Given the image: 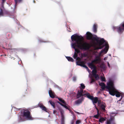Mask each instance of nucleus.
Segmentation results:
<instances>
[{"label": "nucleus", "mask_w": 124, "mask_h": 124, "mask_svg": "<svg viewBox=\"0 0 124 124\" xmlns=\"http://www.w3.org/2000/svg\"><path fill=\"white\" fill-rule=\"evenodd\" d=\"M83 37L81 36H79L76 34L72 35L71 37L72 41L75 42L73 43L72 44V47L75 50V52L78 54L80 53V51L77 47L81 50H87L89 49L91 47L90 44L86 42L83 43L81 42V40L83 39Z\"/></svg>", "instance_id": "f257e3e1"}, {"label": "nucleus", "mask_w": 124, "mask_h": 124, "mask_svg": "<svg viewBox=\"0 0 124 124\" xmlns=\"http://www.w3.org/2000/svg\"><path fill=\"white\" fill-rule=\"evenodd\" d=\"M107 84V85L106 86L104 83H101L99 84V85L101 86V88L102 90H103L105 88H106L108 90L109 92L114 84V83L112 80H110Z\"/></svg>", "instance_id": "f03ea898"}, {"label": "nucleus", "mask_w": 124, "mask_h": 124, "mask_svg": "<svg viewBox=\"0 0 124 124\" xmlns=\"http://www.w3.org/2000/svg\"><path fill=\"white\" fill-rule=\"evenodd\" d=\"M23 117H25L28 120H32L33 118L32 117L31 115V112L29 111H24L23 113H22L20 116L19 122L23 121V120L21 118V116Z\"/></svg>", "instance_id": "7ed1b4c3"}, {"label": "nucleus", "mask_w": 124, "mask_h": 124, "mask_svg": "<svg viewBox=\"0 0 124 124\" xmlns=\"http://www.w3.org/2000/svg\"><path fill=\"white\" fill-rule=\"evenodd\" d=\"M109 93L110 95L112 96H114L115 95L117 97H120L121 94L114 87V84L112 87L110 91H109Z\"/></svg>", "instance_id": "20e7f679"}, {"label": "nucleus", "mask_w": 124, "mask_h": 124, "mask_svg": "<svg viewBox=\"0 0 124 124\" xmlns=\"http://www.w3.org/2000/svg\"><path fill=\"white\" fill-rule=\"evenodd\" d=\"M113 28L114 30L116 29L118 33H122L124 31V22L121 24L119 26L113 27Z\"/></svg>", "instance_id": "39448f33"}, {"label": "nucleus", "mask_w": 124, "mask_h": 124, "mask_svg": "<svg viewBox=\"0 0 124 124\" xmlns=\"http://www.w3.org/2000/svg\"><path fill=\"white\" fill-rule=\"evenodd\" d=\"M101 60L100 57L98 56H96L95 59L93 60L91 62L88 63V66L89 67H94L95 66L93 64V63L96 64L100 62Z\"/></svg>", "instance_id": "423d86ee"}, {"label": "nucleus", "mask_w": 124, "mask_h": 124, "mask_svg": "<svg viewBox=\"0 0 124 124\" xmlns=\"http://www.w3.org/2000/svg\"><path fill=\"white\" fill-rule=\"evenodd\" d=\"M93 39L94 40L96 41L97 43H99V45L101 46L105 42V40L103 39H102L100 40H99L98 38H96L94 37H93Z\"/></svg>", "instance_id": "0eeeda50"}, {"label": "nucleus", "mask_w": 124, "mask_h": 124, "mask_svg": "<svg viewBox=\"0 0 124 124\" xmlns=\"http://www.w3.org/2000/svg\"><path fill=\"white\" fill-rule=\"evenodd\" d=\"M84 93V92H83V90L81 88L80 91H78L77 95V98H78L81 96H84L85 97V95H84L85 94Z\"/></svg>", "instance_id": "6e6552de"}, {"label": "nucleus", "mask_w": 124, "mask_h": 124, "mask_svg": "<svg viewBox=\"0 0 124 124\" xmlns=\"http://www.w3.org/2000/svg\"><path fill=\"white\" fill-rule=\"evenodd\" d=\"M105 45L106 46L105 48L102 50L100 53V55H101L103 53H106L108 51V44L106 43Z\"/></svg>", "instance_id": "1a4fd4ad"}, {"label": "nucleus", "mask_w": 124, "mask_h": 124, "mask_svg": "<svg viewBox=\"0 0 124 124\" xmlns=\"http://www.w3.org/2000/svg\"><path fill=\"white\" fill-rule=\"evenodd\" d=\"M61 116V124H64V111L62 109L60 110Z\"/></svg>", "instance_id": "9d476101"}, {"label": "nucleus", "mask_w": 124, "mask_h": 124, "mask_svg": "<svg viewBox=\"0 0 124 124\" xmlns=\"http://www.w3.org/2000/svg\"><path fill=\"white\" fill-rule=\"evenodd\" d=\"M114 118V117H111L107 122V124H115Z\"/></svg>", "instance_id": "9b49d317"}, {"label": "nucleus", "mask_w": 124, "mask_h": 124, "mask_svg": "<svg viewBox=\"0 0 124 124\" xmlns=\"http://www.w3.org/2000/svg\"><path fill=\"white\" fill-rule=\"evenodd\" d=\"M86 38L90 40L91 39L93 40V35L92 33L89 32H87L86 33Z\"/></svg>", "instance_id": "f8f14e48"}, {"label": "nucleus", "mask_w": 124, "mask_h": 124, "mask_svg": "<svg viewBox=\"0 0 124 124\" xmlns=\"http://www.w3.org/2000/svg\"><path fill=\"white\" fill-rule=\"evenodd\" d=\"M49 94L50 97L52 98H54L55 97V94L54 92H53L51 90H49Z\"/></svg>", "instance_id": "ddd939ff"}, {"label": "nucleus", "mask_w": 124, "mask_h": 124, "mask_svg": "<svg viewBox=\"0 0 124 124\" xmlns=\"http://www.w3.org/2000/svg\"><path fill=\"white\" fill-rule=\"evenodd\" d=\"M84 98L83 97H82L81 99H79L77 101H75V103L76 105L80 104L81 103L82 101L84 100Z\"/></svg>", "instance_id": "4468645a"}, {"label": "nucleus", "mask_w": 124, "mask_h": 124, "mask_svg": "<svg viewBox=\"0 0 124 124\" xmlns=\"http://www.w3.org/2000/svg\"><path fill=\"white\" fill-rule=\"evenodd\" d=\"M84 95H85V96L87 98L92 100L93 99L94 97L93 96L91 95L90 93H86Z\"/></svg>", "instance_id": "2eb2a0df"}, {"label": "nucleus", "mask_w": 124, "mask_h": 124, "mask_svg": "<svg viewBox=\"0 0 124 124\" xmlns=\"http://www.w3.org/2000/svg\"><path fill=\"white\" fill-rule=\"evenodd\" d=\"M90 68L92 69V68H93V70L92 71V73L93 75L96 74L97 70H96V67H89Z\"/></svg>", "instance_id": "dca6fc26"}, {"label": "nucleus", "mask_w": 124, "mask_h": 124, "mask_svg": "<svg viewBox=\"0 0 124 124\" xmlns=\"http://www.w3.org/2000/svg\"><path fill=\"white\" fill-rule=\"evenodd\" d=\"M85 63L84 62L81 61H78L76 62V64L77 65L82 67L83 65Z\"/></svg>", "instance_id": "f3484780"}, {"label": "nucleus", "mask_w": 124, "mask_h": 124, "mask_svg": "<svg viewBox=\"0 0 124 124\" xmlns=\"http://www.w3.org/2000/svg\"><path fill=\"white\" fill-rule=\"evenodd\" d=\"M107 119L106 117H101L99 120V122L101 123H103V122Z\"/></svg>", "instance_id": "a211bd4d"}, {"label": "nucleus", "mask_w": 124, "mask_h": 124, "mask_svg": "<svg viewBox=\"0 0 124 124\" xmlns=\"http://www.w3.org/2000/svg\"><path fill=\"white\" fill-rule=\"evenodd\" d=\"M98 98L97 97H95V98L93 97V99L92 100L94 104L96 103L98 101Z\"/></svg>", "instance_id": "6ab92c4d"}, {"label": "nucleus", "mask_w": 124, "mask_h": 124, "mask_svg": "<svg viewBox=\"0 0 124 124\" xmlns=\"http://www.w3.org/2000/svg\"><path fill=\"white\" fill-rule=\"evenodd\" d=\"M93 32L95 33L97 32V25L95 24H94L93 25Z\"/></svg>", "instance_id": "aec40b11"}, {"label": "nucleus", "mask_w": 124, "mask_h": 124, "mask_svg": "<svg viewBox=\"0 0 124 124\" xmlns=\"http://www.w3.org/2000/svg\"><path fill=\"white\" fill-rule=\"evenodd\" d=\"M66 58L70 62H73L74 61V59L71 57H66Z\"/></svg>", "instance_id": "412c9836"}, {"label": "nucleus", "mask_w": 124, "mask_h": 124, "mask_svg": "<svg viewBox=\"0 0 124 124\" xmlns=\"http://www.w3.org/2000/svg\"><path fill=\"white\" fill-rule=\"evenodd\" d=\"M49 102L50 103V104L52 105L54 108H55V103L54 102L52 101L51 100H49Z\"/></svg>", "instance_id": "4be33fe9"}, {"label": "nucleus", "mask_w": 124, "mask_h": 124, "mask_svg": "<svg viewBox=\"0 0 124 124\" xmlns=\"http://www.w3.org/2000/svg\"><path fill=\"white\" fill-rule=\"evenodd\" d=\"M58 99L60 102H62L64 104H66V103L65 101L64 100H62V99L59 98H58Z\"/></svg>", "instance_id": "5701e85b"}, {"label": "nucleus", "mask_w": 124, "mask_h": 124, "mask_svg": "<svg viewBox=\"0 0 124 124\" xmlns=\"http://www.w3.org/2000/svg\"><path fill=\"white\" fill-rule=\"evenodd\" d=\"M93 76L94 77L95 79L97 80H98L99 78V77L98 75V74H96L95 75H93Z\"/></svg>", "instance_id": "b1692460"}, {"label": "nucleus", "mask_w": 124, "mask_h": 124, "mask_svg": "<svg viewBox=\"0 0 124 124\" xmlns=\"http://www.w3.org/2000/svg\"><path fill=\"white\" fill-rule=\"evenodd\" d=\"M100 114L98 110L97 111V115H94L93 117L96 119H98L99 116Z\"/></svg>", "instance_id": "393cba45"}, {"label": "nucleus", "mask_w": 124, "mask_h": 124, "mask_svg": "<svg viewBox=\"0 0 124 124\" xmlns=\"http://www.w3.org/2000/svg\"><path fill=\"white\" fill-rule=\"evenodd\" d=\"M105 106L104 104H102L101 106V108L103 111H105Z\"/></svg>", "instance_id": "a878e982"}, {"label": "nucleus", "mask_w": 124, "mask_h": 124, "mask_svg": "<svg viewBox=\"0 0 124 124\" xmlns=\"http://www.w3.org/2000/svg\"><path fill=\"white\" fill-rule=\"evenodd\" d=\"M81 88L80 89H82L83 90V89H84L85 88V86L84 85L83 83H82L80 84Z\"/></svg>", "instance_id": "bb28decb"}, {"label": "nucleus", "mask_w": 124, "mask_h": 124, "mask_svg": "<svg viewBox=\"0 0 124 124\" xmlns=\"http://www.w3.org/2000/svg\"><path fill=\"white\" fill-rule=\"evenodd\" d=\"M104 46H101L99 45L98 46L96 47V49H101Z\"/></svg>", "instance_id": "cd10ccee"}, {"label": "nucleus", "mask_w": 124, "mask_h": 124, "mask_svg": "<svg viewBox=\"0 0 124 124\" xmlns=\"http://www.w3.org/2000/svg\"><path fill=\"white\" fill-rule=\"evenodd\" d=\"M78 54H77V53H76V52H75L73 56V58L74 59H76V58L78 57Z\"/></svg>", "instance_id": "c85d7f7f"}, {"label": "nucleus", "mask_w": 124, "mask_h": 124, "mask_svg": "<svg viewBox=\"0 0 124 124\" xmlns=\"http://www.w3.org/2000/svg\"><path fill=\"white\" fill-rule=\"evenodd\" d=\"M0 16H2L3 15V13L2 10L0 8Z\"/></svg>", "instance_id": "c756f323"}, {"label": "nucleus", "mask_w": 124, "mask_h": 124, "mask_svg": "<svg viewBox=\"0 0 124 124\" xmlns=\"http://www.w3.org/2000/svg\"><path fill=\"white\" fill-rule=\"evenodd\" d=\"M101 80L102 81H105L106 79L105 77H101Z\"/></svg>", "instance_id": "7c9ffc66"}, {"label": "nucleus", "mask_w": 124, "mask_h": 124, "mask_svg": "<svg viewBox=\"0 0 124 124\" xmlns=\"http://www.w3.org/2000/svg\"><path fill=\"white\" fill-rule=\"evenodd\" d=\"M41 108L43 110H44L46 111H47L46 108V107L44 106H43V107H42V108Z\"/></svg>", "instance_id": "2f4dec72"}, {"label": "nucleus", "mask_w": 124, "mask_h": 124, "mask_svg": "<svg viewBox=\"0 0 124 124\" xmlns=\"http://www.w3.org/2000/svg\"><path fill=\"white\" fill-rule=\"evenodd\" d=\"M82 67L86 68L87 70H89L88 67L85 65V63L83 65V66Z\"/></svg>", "instance_id": "473e14b6"}, {"label": "nucleus", "mask_w": 124, "mask_h": 124, "mask_svg": "<svg viewBox=\"0 0 124 124\" xmlns=\"http://www.w3.org/2000/svg\"><path fill=\"white\" fill-rule=\"evenodd\" d=\"M81 123V121L79 120H78L76 122V124H79Z\"/></svg>", "instance_id": "72a5a7b5"}, {"label": "nucleus", "mask_w": 124, "mask_h": 124, "mask_svg": "<svg viewBox=\"0 0 124 124\" xmlns=\"http://www.w3.org/2000/svg\"><path fill=\"white\" fill-rule=\"evenodd\" d=\"M38 106L41 108L42 107L44 106L43 104H42L40 103L38 104Z\"/></svg>", "instance_id": "f704fd0d"}, {"label": "nucleus", "mask_w": 124, "mask_h": 124, "mask_svg": "<svg viewBox=\"0 0 124 124\" xmlns=\"http://www.w3.org/2000/svg\"><path fill=\"white\" fill-rule=\"evenodd\" d=\"M76 80V77H73V80L74 81H75Z\"/></svg>", "instance_id": "c9c22d12"}, {"label": "nucleus", "mask_w": 124, "mask_h": 124, "mask_svg": "<svg viewBox=\"0 0 124 124\" xmlns=\"http://www.w3.org/2000/svg\"><path fill=\"white\" fill-rule=\"evenodd\" d=\"M95 81V80L93 78H92L91 79V81L90 82H91V83H92L93 82H94Z\"/></svg>", "instance_id": "e433bc0d"}, {"label": "nucleus", "mask_w": 124, "mask_h": 124, "mask_svg": "<svg viewBox=\"0 0 124 124\" xmlns=\"http://www.w3.org/2000/svg\"><path fill=\"white\" fill-rule=\"evenodd\" d=\"M76 59V60H78V61H81L80 58L79 57H77Z\"/></svg>", "instance_id": "4c0bfd02"}, {"label": "nucleus", "mask_w": 124, "mask_h": 124, "mask_svg": "<svg viewBox=\"0 0 124 124\" xmlns=\"http://www.w3.org/2000/svg\"><path fill=\"white\" fill-rule=\"evenodd\" d=\"M98 103V104H100L101 103V101L100 100H98V101L97 102Z\"/></svg>", "instance_id": "58836bf2"}, {"label": "nucleus", "mask_w": 124, "mask_h": 124, "mask_svg": "<svg viewBox=\"0 0 124 124\" xmlns=\"http://www.w3.org/2000/svg\"><path fill=\"white\" fill-rule=\"evenodd\" d=\"M40 42H49L50 41H40Z\"/></svg>", "instance_id": "ea45409f"}, {"label": "nucleus", "mask_w": 124, "mask_h": 124, "mask_svg": "<svg viewBox=\"0 0 124 124\" xmlns=\"http://www.w3.org/2000/svg\"><path fill=\"white\" fill-rule=\"evenodd\" d=\"M16 4L17 3L18 1V0H15Z\"/></svg>", "instance_id": "a19ab883"}, {"label": "nucleus", "mask_w": 124, "mask_h": 124, "mask_svg": "<svg viewBox=\"0 0 124 124\" xmlns=\"http://www.w3.org/2000/svg\"><path fill=\"white\" fill-rule=\"evenodd\" d=\"M64 107L67 109H69V108H68V107L66 105Z\"/></svg>", "instance_id": "79ce46f5"}, {"label": "nucleus", "mask_w": 124, "mask_h": 124, "mask_svg": "<svg viewBox=\"0 0 124 124\" xmlns=\"http://www.w3.org/2000/svg\"><path fill=\"white\" fill-rule=\"evenodd\" d=\"M57 102L60 105H61V104H62V103H61L60 102H59V101H57Z\"/></svg>", "instance_id": "37998d69"}, {"label": "nucleus", "mask_w": 124, "mask_h": 124, "mask_svg": "<svg viewBox=\"0 0 124 124\" xmlns=\"http://www.w3.org/2000/svg\"><path fill=\"white\" fill-rule=\"evenodd\" d=\"M61 106H62L63 107H65V106H66L65 105H64V104H62H62H61Z\"/></svg>", "instance_id": "c03bdc74"}, {"label": "nucleus", "mask_w": 124, "mask_h": 124, "mask_svg": "<svg viewBox=\"0 0 124 124\" xmlns=\"http://www.w3.org/2000/svg\"><path fill=\"white\" fill-rule=\"evenodd\" d=\"M5 1V0H2V3H3Z\"/></svg>", "instance_id": "a18cd8bd"}, {"label": "nucleus", "mask_w": 124, "mask_h": 124, "mask_svg": "<svg viewBox=\"0 0 124 124\" xmlns=\"http://www.w3.org/2000/svg\"><path fill=\"white\" fill-rule=\"evenodd\" d=\"M56 110H54L53 111V113L54 114H55V113H56Z\"/></svg>", "instance_id": "49530a36"}, {"label": "nucleus", "mask_w": 124, "mask_h": 124, "mask_svg": "<svg viewBox=\"0 0 124 124\" xmlns=\"http://www.w3.org/2000/svg\"><path fill=\"white\" fill-rule=\"evenodd\" d=\"M122 96L120 99L119 101H120L122 99Z\"/></svg>", "instance_id": "de8ad7c7"}, {"label": "nucleus", "mask_w": 124, "mask_h": 124, "mask_svg": "<svg viewBox=\"0 0 124 124\" xmlns=\"http://www.w3.org/2000/svg\"><path fill=\"white\" fill-rule=\"evenodd\" d=\"M22 0H18V2H20Z\"/></svg>", "instance_id": "09e8293b"}, {"label": "nucleus", "mask_w": 124, "mask_h": 124, "mask_svg": "<svg viewBox=\"0 0 124 124\" xmlns=\"http://www.w3.org/2000/svg\"><path fill=\"white\" fill-rule=\"evenodd\" d=\"M86 56V55L85 54H84V57H85Z\"/></svg>", "instance_id": "8fccbe9b"}, {"label": "nucleus", "mask_w": 124, "mask_h": 124, "mask_svg": "<svg viewBox=\"0 0 124 124\" xmlns=\"http://www.w3.org/2000/svg\"><path fill=\"white\" fill-rule=\"evenodd\" d=\"M25 96V95H23L22 96V98H23V97H24V96Z\"/></svg>", "instance_id": "3c124183"}, {"label": "nucleus", "mask_w": 124, "mask_h": 124, "mask_svg": "<svg viewBox=\"0 0 124 124\" xmlns=\"http://www.w3.org/2000/svg\"><path fill=\"white\" fill-rule=\"evenodd\" d=\"M74 122L73 121L71 122V124H73Z\"/></svg>", "instance_id": "603ef678"}, {"label": "nucleus", "mask_w": 124, "mask_h": 124, "mask_svg": "<svg viewBox=\"0 0 124 124\" xmlns=\"http://www.w3.org/2000/svg\"><path fill=\"white\" fill-rule=\"evenodd\" d=\"M95 107H96V109L98 110V108H96V106H95Z\"/></svg>", "instance_id": "864d4df0"}, {"label": "nucleus", "mask_w": 124, "mask_h": 124, "mask_svg": "<svg viewBox=\"0 0 124 124\" xmlns=\"http://www.w3.org/2000/svg\"><path fill=\"white\" fill-rule=\"evenodd\" d=\"M108 66L109 65V64L108 63Z\"/></svg>", "instance_id": "5fc2aeb1"}, {"label": "nucleus", "mask_w": 124, "mask_h": 124, "mask_svg": "<svg viewBox=\"0 0 124 124\" xmlns=\"http://www.w3.org/2000/svg\"><path fill=\"white\" fill-rule=\"evenodd\" d=\"M18 110H20V109H18Z\"/></svg>", "instance_id": "6e6d98bb"}, {"label": "nucleus", "mask_w": 124, "mask_h": 124, "mask_svg": "<svg viewBox=\"0 0 124 124\" xmlns=\"http://www.w3.org/2000/svg\"><path fill=\"white\" fill-rule=\"evenodd\" d=\"M104 60H105V58H104Z\"/></svg>", "instance_id": "4d7b16f0"}]
</instances>
